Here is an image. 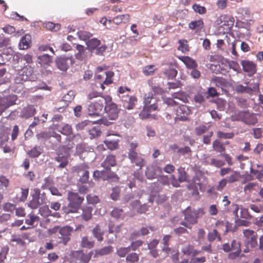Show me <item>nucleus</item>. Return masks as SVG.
Returning a JSON list of instances; mask_svg holds the SVG:
<instances>
[{"label": "nucleus", "mask_w": 263, "mask_h": 263, "mask_svg": "<svg viewBox=\"0 0 263 263\" xmlns=\"http://www.w3.org/2000/svg\"><path fill=\"white\" fill-rule=\"evenodd\" d=\"M182 213L184 216V221H181L180 224L190 229L193 225L197 224L198 218L204 214L203 209H195L191 206L187 207Z\"/></svg>", "instance_id": "f257e3e1"}, {"label": "nucleus", "mask_w": 263, "mask_h": 263, "mask_svg": "<svg viewBox=\"0 0 263 263\" xmlns=\"http://www.w3.org/2000/svg\"><path fill=\"white\" fill-rule=\"evenodd\" d=\"M68 204L65 208V212L67 214L77 213L80 208L84 198L79 195L78 193L69 192L67 195Z\"/></svg>", "instance_id": "f03ea898"}, {"label": "nucleus", "mask_w": 263, "mask_h": 263, "mask_svg": "<svg viewBox=\"0 0 263 263\" xmlns=\"http://www.w3.org/2000/svg\"><path fill=\"white\" fill-rule=\"evenodd\" d=\"M37 79L33 73V68L30 66H24L16 74L14 81L17 84H23L27 81H35Z\"/></svg>", "instance_id": "7ed1b4c3"}, {"label": "nucleus", "mask_w": 263, "mask_h": 263, "mask_svg": "<svg viewBox=\"0 0 263 263\" xmlns=\"http://www.w3.org/2000/svg\"><path fill=\"white\" fill-rule=\"evenodd\" d=\"M31 199L28 203V206L31 209H36L41 205L45 204L48 202V198L45 192L41 194L40 189L34 188L31 195Z\"/></svg>", "instance_id": "20e7f679"}, {"label": "nucleus", "mask_w": 263, "mask_h": 263, "mask_svg": "<svg viewBox=\"0 0 263 263\" xmlns=\"http://www.w3.org/2000/svg\"><path fill=\"white\" fill-rule=\"evenodd\" d=\"M112 98L107 96L105 97H101L97 101L91 103L88 107V114L90 116H100L103 109L104 108L105 101H111Z\"/></svg>", "instance_id": "39448f33"}, {"label": "nucleus", "mask_w": 263, "mask_h": 263, "mask_svg": "<svg viewBox=\"0 0 263 263\" xmlns=\"http://www.w3.org/2000/svg\"><path fill=\"white\" fill-rule=\"evenodd\" d=\"M245 237L244 244L246 248L244 249L245 253H248L251 249L254 248L257 246L258 236L255 231L249 229L243 231Z\"/></svg>", "instance_id": "423d86ee"}, {"label": "nucleus", "mask_w": 263, "mask_h": 263, "mask_svg": "<svg viewBox=\"0 0 263 263\" xmlns=\"http://www.w3.org/2000/svg\"><path fill=\"white\" fill-rule=\"evenodd\" d=\"M158 99L154 97L152 92L146 93L144 97V109H146L148 111H154L158 109Z\"/></svg>", "instance_id": "0eeeda50"}, {"label": "nucleus", "mask_w": 263, "mask_h": 263, "mask_svg": "<svg viewBox=\"0 0 263 263\" xmlns=\"http://www.w3.org/2000/svg\"><path fill=\"white\" fill-rule=\"evenodd\" d=\"M75 144L73 143H70V141L68 144L63 147V149L65 153V154L63 155L62 154H59L58 156L55 158V160L60 162V164L59 165V167L63 168L66 167L68 164V157L70 155V152L72 148L73 147Z\"/></svg>", "instance_id": "6e6552de"}, {"label": "nucleus", "mask_w": 263, "mask_h": 263, "mask_svg": "<svg viewBox=\"0 0 263 263\" xmlns=\"http://www.w3.org/2000/svg\"><path fill=\"white\" fill-rule=\"evenodd\" d=\"M246 85L239 84L236 86L235 90L238 93H246L249 95L256 93L259 91V85L258 83H246Z\"/></svg>", "instance_id": "1a4fd4ad"}, {"label": "nucleus", "mask_w": 263, "mask_h": 263, "mask_svg": "<svg viewBox=\"0 0 263 263\" xmlns=\"http://www.w3.org/2000/svg\"><path fill=\"white\" fill-rule=\"evenodd\" d=\"M106 105L104 110L106 111L107 117L110 120H115L117 119L119 112V109L116 104L111 101H105Z\"/></svg>", "instance_id": "9d476101"}, {"label": "nucleus", "mask_w": 263, "mask_h": 263, "mask_svg": "<svg viewBox=\"0 0 263 263\" xmlns=\"http://www.w3.org/2000/svg\"><path fill=\"white\" fill-rule=\"evenodd\" d=\"M17 97L16 95H10L0 98V115L7 108L15 104Z\"/></svg>", "instance_id": "9b49d317"}, {"label": "nucleus", "mask_w": 263, "mask_h": 263, "mask_svg": "<svg viewBox=\"0 0 263 263\" xmlns=\"http://www.w3.org/2000/svg\"><path fill=\"white\" fill-rule=\"evenodd\" d=\"M72 231L73 228L68 226L61 228L59 231V232L61 235V236L59 237L60 239L59 243H61L64 245H66L70 240V236Z\"/></svg>", "instance_id": "f8f14e48"}, {"label": "nucleus", "mask_w": 263, "mask_h": 263, "mask_svg": "<svg viewBox=\"0 0 263 263\" xmlns=\"http://www.w3.org/2000/svg\"><path fill=\"white\" fill-rule=\"evenodd\" d=\"M239 118L247 124L254 125L257 122L256 115L248 111H241L238 113Z\"/></svg>", "instance_id": "ddd939ff"}, {"label": "nucleus", "mask_w": 263, "mask_h": 263, "mask_svg": "<svg viewBox=\"0 0 263 263\" xmlns=\"http://www.w3.org/2000/svg\"><path fill=\"white\" fill-rule=\"evenodd\" d=\"M179 174L178 179H177L174 175L171 176V184L174 187L180 186V183L187 181V174L185 171V168L180 167L178 169Z\"/></svg>", "instance_id": "4468645a"}, {"label": "nucleus", "mask_w": 263, "mask_h": 263, "mask_svg": "<svg viewBox=\"0 0 263 263\" xmlns=\"http://www.w3.org/2000/svg\"><path fill=\"white\" fill-rule=\"evenodd\" d=\"M241 64L243 70L247 73L248 76L251 77L257 71V65L252 61L249 60H242Z\"/></svg>", "instance_id": "2eb2a0df"}, {"label": "nucleus", "mask_w": 263, "mask_h": 263, "mask_svg": "<svg viewBox=\"0 0 263 263\" xmlns=\"http://www.w3.org/2000/svg\"><path fill=\"white\" fill-rule=\"evenodd\" d=\"M128 157L131 162L135 164L137 166L139 167L140 170H141L144 166L145 163L144 160L137 152H130V153H128Z\"/></svg>", "instance_id": "dca6fc26"}, {"label": "nucleus", "mask_w": 263, "mask_h": 263, "mask_svg": "<svg viewBox=\"0 0 263 263\" xmlns=\"http://www.w3.org/2000/svg\"><path fill=\"white\" fill-rule=\"evenodd\" d=\"M231 249L232 252L230 253L228 257L231 259H234L240 256L241 252V245L239 242H237L236 240H233L231 243Z\"/></svg>", "instance_id": "f3484780"}, {"label": "nucleus", "mask_w": 263, "mask_h": 263, "mask_svg": "<svg viewBox=\"0 0 263 263\" xmlns=\"http://www.w3.org/2000/svg\"><path fill=\"white\" fill-rule=\"evenodd\" d=\"M191 110L188 106L185 105L180 106L177 110L178 118L181 120L187 119V116L191 114Z\"/></svg>", "instance_id": "a211bd4d"}, {"label": "nucleus", "mask_w": 263, "mask_h": 263, "mask_svg": "<svg viewBox=\"0 0 263 263\" xmlns=\"http://www.w3.org/2000/svg\"><path fill=\"white\" fill-rule=\"evenodd\" d=\"M178 59L185 64L187 69H191L198 67L196 61L190 57L181 56L179 57Z\"/></svg>", "instance_id": "6ab92c4d"}, {"label": "nucleus", "mask_w": 263, "mask_h": 263, "mask_svg": "<svg viewBox=\"0 0 263 263\" xmlns=\"http://www.w3.org/2000/svg\"><path fill=\"white\" fill-rule=\"evenodd\" d=\"M31 44V36L29 34H26L21 39L18 46L21 50H26L29 48Z\"/></svg>", "instance_id": "aec40b11"}, {"label": "nucleus", "mask_w": 263, "mask_h": 263, "mask_svg": "<svg viewBox=\"0 0 263 263\" xmlns=\"http://www.w3.org/2000/svg\"><path fill=\"white\" fill-rule=\"evenodd\" d=\"M181 252L183 255L192 256L195 257L200 253V251L195 249L192 245H187L181 249Z\"/></svg>", "instance_id": "412c9836"}, {"label": "nucleus", "mask_w": 263, "mask_h": 263, "mask_svg": "<svg viewBox=\"0 0 263 263\" xmlns=\"http://www.w3.org/2000/svg\"><path fill=\"white\" fill-rule=\"evenodd\" d=\"M116 157L114 155H110L106 157L104 161L102 163L101 166L107 170H110L111 167L116 165Z\"/></svg>", "instance_id": "4be33fe9"}, {"label": "nucleus", "mask_w": 263, "mask_h": 263, "mask_svg": "<svg viewBox=\"0 0 263 263\" xmlns=\"http://www.w3.org/2000/svg\"><path fill=\"white\" fill-rule=\"evenodd\" d=\"M92 254V251L90 252L88 254H85L82 251H79L76 252L75 256L77 260L81 261L83 263H88L90 260Z\"/></svg>", "instance_id": "5701e85b"}, {"label": "nucleus", "mask_w": 263, "mask_h": 263, "mask_svg": "<svg viewBox=\"0 0 263 263\" xmlns=\"http://www.w3.org/2000/svg\"><path fill=\"white\" fill-rule=\"evenodd\" d=\"M69 61L71 64L72 60L70 58H59L56 61L58 68L63 71H65L68 68V61Z\"/></svg>", "instance_id": "b1692460"}, {"label": "nucleus", "mask_w": 263, "mask_h": 263, "mask_svg": "<svg viewBox=\"0 0 263 263\" xmlns=\"http://www.w3.org/2000/svg\"><path fill=\"white\" fill-rule=\"evenodd\" d=\"M127 97L128 98V100L124 99V96H122L123 101H124L123 105L124 107L127 109H132L135 106L136 103L137 102V98L135 96L126 97V98Z\"/></svg>", "instance_id": "393cba45"}, {"label": "nucleus", "mask_w": 263, "mask_h": 263, "mask_svg": "<svg viewBox=\"0 0 263 263\" xmlns=\"http://www.w3.org/2000/svg\"><path fill=\"white\" fill-rule=\"evenodd\" d=\"M201 186L202 183L201 182L200 177L197 176H195L193 178L192 180V182L189 185V187L190 188H195L193 194L196 195L199 194L198 190V189L199 190H201Z\"/></svg>", "instance_id": "a878e982"}, {"label": "nucleus", "mask_w": 263, "mask_h": 263, "mask_svg": "<svg viewBox=\"0 0 263 263\" xmlns=\"http://www.w3.org/2000/svg\"><path fill=\"white\" fill-rule=\"evenodd\" d=\"M204 27V23L202 20H198L192 21L189 24V28L193 30H196V32H200Z\"/></svg>", "instance_id": "bb28decb"}, {"label": "nucleus", "mask_w": 263, "mask_h": 263, "mask_svg": "<svg viewBox=\"0 0 263 263\" xmlns=\"http://www.w3.org/2000/svg\"><path fill=\"white\" fill-rule=\"evenodd\" d=\"M130 15L129 14L118 15L113 18V23L119 25L122 23H126L129 22Z\"/></svg>", "instance_id": "cd10ccee"}, {"label": "nucleus", "mask_w": 263, "mask_h": 263, "mask_svg": "<svg viewBox=\"0 0 263 263\" xmlns=\"http://www.w3.org/2000/svg\"><path fill=\"white\" fill-rule=\"evenodd\" d=\"M35 112V109L33 105H28L27 107H24L22 112L21 116L23 118L27 119L34 116Z\"/></svg>", "instance_id": "c85d7f7f"}, {"label": "nucleus", "mask_w": 263, "mask_h": 263, "mask_svg": "<svg viewBox=\"0 0 263 263\" xmlns=\"http://www.w3.org/2000/svg\"><path fill=\"white\" fill-rule=\"evenodd\" d=\"M158 171V167L156 168L153 165L148 166L145 171V176L148 179L155 178L157 177V173Z\"/></svg>", "instance_id": "c756f323"}, {"label": "nucleus", "mask_w": 263, "mask_h": 263, "mask_svg": "<svg viewBox=\"0 0 263 263\" xmlns=\"http://www.w3.org/2000/svg\"><path fill=\"white\" fill-rule=\"evenodd\" d=\"M92 208L90 206H84L82 208L81 218L85 221H88L92 218Z\"/></svg>", "instance_id": "7c9ffc66"}, {"label": "nucleus", "mask_w": 263, "mask_h": 263, "mask_svg": "<svg viewBox=\"0 0 263 263\" xmlns=\"http://www.w3.org/2000/svg\"><path fill=\"white\" fill-rule=\"evenodd\" d=\"M100 40L97 39V38L91 39L87 41L86 42V45L87 46L88 49L91 52L96 50L97 48L100 45Z\"/></svg>", "instance_id": "2f4dec72"}, {"label": "nucleus", "mask_w": 263, "mask_h": 263, "mask_svg": "<svg viewBox=\"0 0 263 263\" xmlns=\"http://www.w3.org/2000/svg\"><path fill=\"white\" fill-rule=\"evenodd\" d=\"M105 79L103 82L101 84V88L102 90L105 89L104 85H108L113 82L112 77L114 76V73L111 71H108L105 72Z\"/></svg>", "instance_id": "473e14b6"}, {"label": "nucleus", "mask_w": 263, "mask_h": 263, "mask_svg": "<svg viewBox=\"0 0 263 263\" xmlns=\"http://www.w3.org/2000/svg\"><path fill=\"white\" fill-rule=\"evenodd\" d=\"M92 234L98 241H102L103 240L104 232L101 229L99 224H97L92 230Z\"/></svg>", "instance_id": "72a5a7b5"}, {"label": "nucleus", "mask_w": 263, "mask_h": 263, "mask_svg": "<svg viewBox=\"0 0 263 263\" xmlns=\"http://www.w3.org/2000/svg\"><path fill=\"white\" fill-rule=\"evenodd\" d=\"M85 168H81L80 169L79 172H82V175L80 176L79 181L82 183H85L88 181V179L89 177V173L88 171V167H85Z\"/></svg>", "instance_id": "f704fd0d"}, {"label": "nucleus", "mask_w": 263, "mask_h": 263, "mask_svg": "<svg viewBox=\"0 0 263 263\" xmlns=\"http://www.w3.org/2000/svg\"><path fill=\"white\" fill-rule=\"evenodd\" d=\"M179 253L174 254L172 256V260L174 263H187L189 259Z\"/></svg>", "instance_id": "c9c22d12"}, {"label": "nucleus", "mask_w": 263, "mask_h": 263, "mask_svg": "<svg viewBox=\"0 0 263 263\" xmlns=\"http://www.w3.org/2000/svg\"><path fill=\"white\" fill-rule=\"evenodd\" d=\"M44 26L48 30L51 31H58L61 28V25L59 23L54 24L51 22L44 23Z\"/></svg>", "instance_id": "e433bc0d"}, {"label": "nucleus", "mask_w": 263, "mask_h": 263, "mask_svg": "<svg viewBox=\"0 0 263 263\" xmlns=\"http://www.w3.org/2000/svg\"><path fill=\"white\" fill-rule=\"evenodd\" d=\"M110 215L111 217L117 219L123 218L124 216V212L122 209L115 208L111 212Z\"/></svg>", "instance_id": "4c0bfd02"}, {"label": "nucleus", "mask_w": 263, "mask_h": 263, "mask_svg": "<svg viewBox=\"0 0 263 263\" xmlns=\"http://www.w3.org/2000/svg\"><path fill=\"white\" fill-rule=\"evenodd\" d=\"M91 126V123L88 121H84L78 123L76 126V129L78 130H86L90 132V127Z\"/></svg>", "instance_id": "58836bf2"}, {"label": "nucleus", "mask_w": 263, "mask_h": 263, "mask_svg": "<svg viewBox=\"0 0 263 263\" xmlns=\"http://www.w3.org/2000/svg\"><path fill=\"white\" fill-rule=\"evenodd\" d=\"M28 217L29 218L26 219L25 223L26 224L30 226V227L31 228L33 226L35 222H38L40 221V217L32 213L29 214L28 215Z\"/></svg>", "instance_id": "ea45409f"}, {"label": "nucleus", "mask_w": 263, "mask_h": 263, "mask_svg": "<svg viewBox=\"0 0 263 263\" xmlns=\"http://www.w3.org/2000/svg\"><path fill=\"white\" fill-rule=\"evenodd\" d=\"M212 81L216 86L221 88L226 86L228 84L227 80L222 77H216L212 79Z\"/></svg>", "instance_id": "a19ab883"}, {"label": "nucleus", "mask_w": 263, "mask_h": 263, "mask_svg": "<svg viewBox=\"0 0 263 263\" xmlns=\"http://www.w3.org/2000/svg\"><path fill=\"white\" fill-rule=\"evenodd\" d=\"M94 244V241L91 240L88 237L84 236L82 237L81 240V246L83 248L91 249L93 247Z\"/></svg>", "instance_id": "79ce46f5"}, {"label": "nucleus", "mask_w": 263, "mask_h": 263, "mask_svg": "<svg viewBox=\"0 0 263 263\" xmlns=\"http://www.w3.org/2000/svg\"><path fill=\"white\" fill-rule=\"evenodd\" d=\"M216 239L219 241L221 240V236L217 230L214 229L208 234V239L209 241H214Z\"/></svg>", "instance_id": "37998d69"}, {"label": "nucleus", "mask_w": 263, "mask_h": 263, "mask_svg": "<svg viewBox=\"0 0 263 263\" xmlns=\"http://www.w3.org/2000/svg\"><path fill=\"white\" fill-rule=\"evenodd\" d=\"M131 251L130 247H120L117 249L116 254L120 257H124Z\"/></svg>", "instance_id": "c03bdc74"}, {"label": "nucleus", "mask_w": 263, "mask_h": 263, "mask_svg": "<svg viewBox=\"0 0 263 263\" xmlns=\"http://www.w3.org/2000/svg\"><path fill=\"white\" fill-rule=\"evenodd\" d=\"M149 233L148 228L147 227H142L140 229L139 231H135L131 234V237L133 239L136 237H139L140 236H144Z\"/></svg>", "instance_id": "a18cd8bd"}, {"label": "nucleus", "mask_w": 263, "mask_h": 263, "mask_svg": "<svg viewBox=\"0 0 263 263\" xmlns=\"http://www.w3.org/2000/svg\"><path fill=\"white\" fill-rule=\"evenodd\" d=\"M213 148L217 152L222 153L225 151V147L223 144L219 140H216L213 143Z\"/></svg>", "instance_id": "49530a36"}, {"label": "nucleus", "mask_w": 263, "mask_h": 263, "mask_svg": "<svg viewBox=\"0 0 263 263\" xmlns=\"http://www.w3.org/2000/svg\"><path fill=\"white\" fill-rule=\"evenodd\" d=\"M258 169L257 170L251 168L250 172L251 174L255 176L258 180L261 181L263 179V166L259 167L258 166Z\"/></svg>", "instance_id": "de8ad7c7"}, {"label": "nucleus", "mask_w": 263, "mask_h": 263, "mask_svg": "<svg viewBox=\"0 0 263 263\" xmlns=\"http://www.w3.org/2000/svg\"><path fill=\"white\" fill-rule=\"evenodd\" d=\"M78 35L81 40L84 41H88V40L92 36V34L90 32L84 30L78 31Z\"/></svg>", "instance_id": "09e8293b"}, {"label": "nucleus", "mask_w": 263, "mask_h": 263, "mask_svg": "<svg viewBox=\"0 0 263 263\" xmlns=\"http://www.w3.org/2000/svg\"><path fill=\"white\" fill-rule=\"evenodd\" d=\"M108 148L111 150L116 149L118 147V140L106 139L104 141Z\"/></svg>", "instance_id": "8fccbe9b"}, {"label": "nucleus", "mask_w": 263, "mask_h": 263, "mask_svg": "<svg viewBox=\"0 0 263 263\" xmlns=\"http://www.w3.org/2000/svg\"><path fill=\"white\" fill-rule=\"evenodd\" d=\"M43 149L40 146H34L29 153V155L33 158L38 157L42 153Z\"/></svg>", "instance_id": "3c124183"}, {"label": "nucleus", "mask_w": 263, "mask_h": 263, "mask_svg": "<svg viewBox=\"0 0 263 263\" xmlns=\"http://www.w3.org/2000/svg\"><path fill=\"white\" fill-rule=\"evenodd\" d=\"M39 213L44 217H47L52 215V211L46 205L41 207L39 210Z\"/></svg>", "instance_id": "603ef678"}, {"label": "nucleus", "mask_w": 263, "mask_h": 263, "mask_svg": "<svg viewBox=\"0 0 263 263\" xmlns=\"http://www.w3.org/2000/svg\"><path fill=\"white\" fill-rule=\"evenodd\" d=\"M173 97L174 99L179 100L184 103L188 102V97L183 92L174 93Z\"/></svg>", "instance_id": "864d4df0"}, {"label": "nucleus", "mask_w": 263, "mask_h": 263, "mask_svg": "<svg viewBox=\"0 0 263 263\" xmlns=\"http://www.w3.org/2000/svg\"><path fill=\"white\" fill-rule=\"evenodd\" d=\"M112 251V247L111 246H107L102 248L101 249L96 250L97 255H105L109 254Z\"/></svg>", "instance_id": "5fc2aeb1"}, {"label": "nucleus", "mask_w": 263, "mask_h": 263, "mask_svg": "<svg viewBox=\"0 0 263 263\" xmlns=\"http://www.w3.org/2000/svg\"><path fill=\"white\" fill-rule=\"evenodd\" d=\"M139 255L136 253H132L128 254L126 257L127 262L136 263L139 260Z\"/></svg>", "instance_id": "6e6d98bb"}, {"label": "nucleus", "mask_w": 263, "mask_h": 263, "mask_svg": "<svg viewBox=\"0 0 263 263\" xmlns=\"http://www.w3.org/2000/svg\"><path fill=\"white\" fill-rule=\"evenodd\" d=\"M10 181L6 176L0 175V186L4 190H6L9 186Z\"/></svg>", "instance_id": "4d7b16f0"}, {"label": "nucleus", "mask_w": 263, "mask_h": 263, "mask_svg": "<svg viewBox=\"0 0 263 263\" xmlns=\"http://www.w3.org/2000/svg\"><path fill=\"white\" fill-rule=\"evenodd\" d=\"M257 185V183L256 182H250L244 186L243 191L246 194H250L255 190Z\"/></svg>", "instance_id": "13d9d810"}, {"label": "nucleus", "mask_w": 263, "mask_h": 263, "mask_svg": "<svg viewBox=\"0 0 263 263\" xmlns=\"http://www.w3.org/2000/svg\"><path fill=\"white\" fill-rule=\"evenodd\" d=\"M179 46L178 47V50L181 51L183 52L187 51L189 50V46L187 44V41L185 40H180L178 41Z\"/></svg>", "instance_id": "bf43d9fd"}, {"label": "nucleus", "mask_w": 263, "mask_h": 263, "mask_svg": "<svg viewBox=\"0 0 263 263\" xmlns=\"http://www.w3.org/2000/svg\"><path fill=\"white\" fill-rule=\"evenodd\" d=\"M76 49L78 51V53L76 54V58L78 59L83 58V55L85 52V47L84 46L78 44L76 46Z\"/></svg>", "instance_id": "052dcab7"}, {"label": "nucleus", "mask_w": 263, "mask_h": 263, "mask_svg": "<svg viewBox=\"0 0 263 263\" xmlns=\"http://www.w3.org/2000/svg\"><path fill=\"white\" fill-rule=\"evenodd\" d=\"M164 74L168 79H173L176 77L177 71L175 69L170 68L164 72Z\"/></svg>", "instance_id": "680f3d73"}, {"label": "nucleus", "mask_w": 263, "mask_h": 263, "mask_svg": "<svg viewBox=\"0 0 263 263\" xmlns=\"http://www.w3.org/2000/svg\"><path fill=\"white\" fill-rule=\"evenodd\" d=\"M38 59H40L41 62L44 64L49 65L52 62L51 57L48 54H45L39 56Z\"/></svg>", "instance_id": "e2e57ef3"}, {"label": "nucleus", "mask_w": 263, "mask_h": 263, "mask_svg": "<svg viewBox=\"0 0 263 263\" xmlns=\"http://www.w3.org/2000/svg\"><path fill=\"white\" fill-rule=\"evenodd\" d=\"M120 193V189L119 187L116 186L112 189V192L110 194V197L114 200L118 199Z\"/></svg>", "instance_id": "0e129e2a"}, {"label": "nucleus", "mask_w": 263, "mask_h": 263, "mask_svg": "<svg viewBox=\"0 0 263 263\" xmlns=\"http://www.w3.org/2000/svg\"><path fill=\"white\" fill-rule=\"evenodd\" d=\"M240 177V174L238 172H234L228 177L227 181L229 183H232L238 181Z\"/></svg>", "instance_id": "69168bd1"}, {"label": "nucleus", "mask_w": 263, "mask_h": 263, "mask_svg": "<svg viewBox=\"0 0 263 263\" xmlns=\"http://www.w3.org/2000/svg\"><path fill=\"white\" fill-rule=\"evenodd\" d=\"M225 23L223 24L224 25H227L228 29H231L234 25V18L232 16H225L224 17Z\"/></svg>", "instance_id": "338daca9"}, {"label": "nucleus", "mask_w": 263, "mask_h": 263, "mask_svg": "<svg viewBox=\"0 0 263 263\" xmlns=\"http://www.w3.org/2000/svg\"><path fill=\"white\" fill-rule=\"evenodd\" d=\"M121 225H114L110 223L108 226V232L109 233H118L121 231Z\"/></svg>", "instance_id": "774afa93"}]
</instances>
